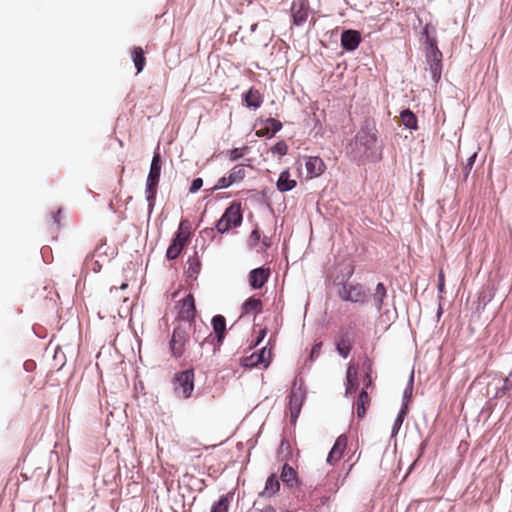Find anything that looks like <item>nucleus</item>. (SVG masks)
<instances>
[{
  "label": "nucleus",
  "mask_w": 512,
  "mask_h": 512,
  "mask_svg": "<svg viewBox=\"0 0 512 512\" xmlns=\"http://www.w3.org/2000/svg\"><path fill=\"white\" fill-rule=\"evenodd\" d=\"M347 441L348 439L345 434L338 436L337 439L335 440L334 445L330 451L333 454H336V458H342L343 452L347 447Z\"/></svg>",
  "instance_id": "27"
},
{
  "label": "nucleus",
  "mask_w": 512,
  "mask_h": 512,
  "mask_svg": "<svg viewBox=\"0 0 512 512\" xmlns=\"http://www.w3.org/2000/svg\"><path fill=\"white\" fill-rule=\"evenodd\" d=\"M256 28H257V24L251 25V28H250L251 32H255Z\"/></svg>",
  "instance_id": "64"
},
{
  "label": "nucleus",
  "mask_w": 512,
  "mask_h": 512,
  "mask_svg": "<svg viewBox=\"0 0 512 512\" xmlns=\"http://www.w3.org/2000/svg\"><path fill=\"white\" fill-rule=\"evenodd\" d=\"M349 302L364 305L368 302L369 295L364 286L360 283H353Z\"/></svg>",
  "instance_id": "16"
},
{
  "label": "nucleus",
  "mask_w": 512,
  "mask_h": 512,
  "mask_svg": "<svg viewBox=\"0 0 512 512\" xmlns=\"http://www.w3.org/2000/svg\"><path fill=\"white\" fill-rule=\"evenodd\" d=\"M355 331L353 327L340 328L335 340L336 351L344 359L348 358L355 342Z\"/></svg>",
  "instance_id": "6"
},
{
  "label": "nucleus",
  "mask_w": 512,
  "mask_h": 512,
  "mask_svg": "<svg viewBox=\"0 0 512 512\" xmlns=\"http://www.w3.org/2000/svg\"><path fill=\"white\" fill-rule=\"evenodd\" d=\"M361 33L358 30H343L340 37L341 47L348 52L356 50L361 43Z\"/></svg>",
  "instance_id": "12"
},
{
  "label": "nucleus",
  "mask_w": 512,
  "mask_h": 512,
  "mask_svg": "<svg viewBox=\"0 0 512 512\" xmlns=\"http://www.w3.org/2000/svg\"><path fill=\"white\" fill-rule=\"evenodd\" d=\"M270 151L273 154H277L279 156H284L288 152V145L286 144L285 141L282 140V141L277 142L274 146H272L270 148Z\"/></svg>",
  "instance_id": "39"
},
{
  "label": "nucleus",
  "mask_w": 512,
  "mask_h": 512,
  "mask_svg": "<svg viewBox=\"0 0 512 512\" xmlns=\"http://www.w3.org/2000/svg\"><path fill=\"white\" fill-rule=\"evenodd\" d=\"M105 246V243H102L100 245H98L96 248H95V251L94 253H97V254H105L106 252L104 251V247Z\"/></svg>",
  "instance_id": "56"
},
{
  "label": "nucleus",
  "mask_w": 512,
  "mask_h": 512,
  "mask_svg": "<svg viewBox=\"0 0 512 512\" xmlns=\"http://www.w3.org/2000/svg\"><path fill=\"white\" fill-rule=\"evenodd\" d=\"M363 367L365 369V386L369 387L372 384V379H371L372 364H371L370 360H368V359L365 360L363 363Z\"/></svg>",
  "instance_id": "43"
},
{
  "label": "nucleus",
  "mask_w": 512,
  "mask_h": 512,
  "mask_svg": "<svg viewBox=\"0 0 512 512\" xmlns=\"http://www.w3.org/2000/svg\"><path fill=\"white\" fill-rule=\"evenodd\" d=\"M245 176L246 171L244 165H235L228 175L229 180H231L233 184L241 182Z\"/></svg>",
  "instance_id": "30"
},
{
  "label": "nucleus",
  "mask_w": 512,
  "mask_h": 512,
  "mask_svg": "<svg viewBox=\"0 0 512 512\" xmlns=\"http://www.w3.org/2000/svg\"><path fill=\"white\" fill-rule=\"evenodd\" d=\"M306 396V390L302 379H295L289 394L290 418L295 422L301 412Z\"/></svg>",
  "instance_id": "5"
},
{
  "label": "nucleus",
  "mask_w": 512,
  "mask_h": 512,
  "mask_svg": "<svg viewBox=\"0 0 512 512\" xmlns=\"http://www.w3.org/2000/svg\"><path fill=\"white\" fill-rule=\"evenodd\" d=\"M214 333L226 332V319L223 315H215L211 320Z\"/></svg>",
  "instance_id": "33"
},
{
  "label": "nucleus",
  "mask_w": 512,
  "mask_h": 512,
  "mask_svg": "<svg viewBox=\"0 0 512 512\" xmlns=\"http://www.w3.org/2000/svg\"><path fill=\"white\" fill-rule=\"evenodd\" d=\"M427 61L430 64V71L433 80L436 82L441 78L442 71V52L438 48V44L429 48H426Z\"/></svg>",
  "instance_id": "8"
},
{
  "label": "nucleus",
  "mask_w": 512,
  "mask_h": 512,
  "mask_svg": "<svg viewBox=\"0 0 512 512\" xmlns=\"http://www.w3.org/2000/svg\"><path fill=\"white\" fill-rule=\"evenodd\" d=\"M341 458H336V454H333L331 451L329 452L327 456V463L330 465H334L337 461H339Z\"/></svg>",
  "instance_id": "54"
},
{
  "label": "nucleus",
  "mask_w": 512,
  "mask_h": 512,
  "mask_svg": "<svg viewBox=\"0 0 512 512\" xmlns=\"http://www.w3.org/2000/svg\"><path fill=\"white\" fill-rule=\"evenodd\" d=\"M387 297V289L382 282L376 285L375 292L373 294L374 306L377 312H381L384 306V300Z\"/></svg>",
  "instance_id": "23"
},
{
  "label": "nucleus",
  "mask_w": 512,
  "mask_h": 512,
  "mask_svg": "<svg viewBox=\"0 0 512 512\" xmlns=\"http://www.w3.org/2000/svg\"><path fill=\"white\" fill-rule=\"evenodd\" d=\"M61 212L62 210L61 209H58L56 211V213H53L52 214V220H53V223L56 224V225H59L60 224V215H61Z\"/></svg>",
  "instance_id": "55"
},
{
  "label": "nucleus",
  "mask_w": 512,
  "mask_h": 512,
  "mask_svg": "<svg viewBox=\"0 0 512 512\" xmlns=\"http://www.w3.org/2000/svg\"><path fill=\"white\" fill-rule=\"evenodd\" d=\"M262 512H276L275 508L271 505L266 506Z\"/></svg>",
  "instance_id": "58"
},
{
  "label": "nucleus",
  "mask_w": 512,
  "mask_h": 512,
  "mask_svg": "<svg viewBox=\"0 0 512 512\" xmlns=\"http://www.w3.org/2000/svg\"><path fill=\"white\" fill-rule=\"evenodd\" d=\"M413 386H414V371L410 373L407 385L403 391V397H402V404L406 405L408 408L409 400L412 397L413 394Z\"/></svg>",
  "instance_id": "31"
},
{
  "label": "nucleus",
  "mask_w": 512,
  "mask_h": 512,
  "mask_svg": "<svg viewBox=\"0 0 512 512\" xmlns=\"http://www.w3.org/2000/svg\"><path fill=\"white\" fill-rule=\"evenodd\" d=\"M351 147V158L355 161L374 159L381 152V145L378 141V130L374 118L366 117L358 132L354 136Z\"/></svg>",
  "instance_id": "1"
},
{
  "label": "nucleus",
  "mask_w": 512,
  "mask_h": 512,
  "mask_svg": "<svg viewBox=\"0 0 512 512\" xmlns=\"http://www.w3.org/2000/svg\"><path fill=\"white\" fill-rule=\"evenodd\" d=\"M322 342L319 341V342H316L312 349H311V352H310V360L313 361L316 357H318V355L320 354V351H321V348H322Z\"/></svg>",
  "instance_id": "49"
},
{
  "label": "nucleus",
  "mask_w": 512,
  "mask_h": 512,
  "mask_svg": "<svg viewBox=\"0 0 512 512\" xmlns=\"http://www.w3.org/2000/svg\"><path fill=\"white\" fill-rule=\"evenodd\" d=\"M193 327V339L195 342L199 343L201 347L208 342L209 338H212V333L209 332V327L204 324H197L196 321L192 323Z\"/></svg>",
  "instance_id": "14"
},
{
  "label": "nucleus",
  "mask_w": 512,
  "mask_h": 512,
  "mask_svg": "<svg viewBox=\"0 0 512 512\" xmlns=\"http://www.w3.org/2000/svg\"><path fill=\"white\" fill-rule=\"evenodd\" d=\"M244 102L247 107L252 109H257L261 106L263 102L262 95L260 92L256 89L250 88L245 94H244Z\"/></svg>",
  "instance_id": "21"
},
{
  "label": "nucleus",
  "mask_w": 512,
  "mask_h": 512,
  "mask_svg": "<svg viewBox=\"0 0 512 512\" xmlns=\"http://www.w3.org/2000/svg\"><path fill=\"white\" fill-rule=\"evenodd\" d=\"M161 166H162L161 155L159 152V148H157L156 151H154V154H153V157L151 160L150 170H149L147 180H146V189L149 190V192H152V190L158 189V184H159L160 175H161Z\"/></svg>",
  "instance_id": "7"
},
{
  "label": "nucleus",
  "mask_w": 512,
  "mask_h": 512,
  "mask_svg": "<svg viewBox=\"0 0 512 512\" xmlns=\"http://www.w3.org/2000/svg\"><path fill=\"white\" fill-rule=\"evenodd\" d=\"M231 185H233V183L231 182V180H229V177L223 176L218 179L217 183L215 184L214 187H212L210 189V191L214 192L217 190L226 189V188L230 187Z\"/></svg>",
  "instance_id": "40"
},
{
  "label": "nucleus",
  "mask_w": 512,
  "mask_h": 512,
  "mask_svg": "<svg viewBox=\"0 0 512 512\" xmlns=\"http://www.w3.org/2000/svg\"><path fill=\"white\" fill-rule=\"evenodd\" d=\"M357 402L358 403L362 402V404H366L367 402H369V396L365 389H362L360 391Z\"/></svg>",
  "instance_id": "52"
},
{
  "label": "nucleus",
  "mask_w": 512,
  "mask_h": 512,
  "mask_svg": "<svg viewBox=\"0 0 512 512\" xmlns=\"http://www.w3.org/2000/svg\"><path fill=\"white\" fill-rule=\"evenodd\" d=\"M248 150L247 146H244L242 148H233L229 152V158L231 161H237L238 159L242 158L244 155V152Z\"/></svg>",
  "instance_id": "42"
},
{
  "label": "nucleus",
  "mask_w": 512,
  "mask_h": 512,
  "mask_svg": "<svg viewBox=\"0 0 512 512\" xmlns=\"http://www.w3.org/2000/svg\"><path fill=\"white\" fill-rule=\"evenodd\" d=\"M271 130V135H275L282 129V123L275 118H267L261 122Z\"/></svg>",
  "instance_id": "37"
},
{
  "label": "nucleus",
  "mask_w": 512,
  "mask_h": 512,
  "mask_svg": "<svg viewBox=\"0 0 512 512\" xmlns=\"http://www.w3.org/2000/svg\"><path fill=\"white\" fill-rule=\"evenodd\" d=\"M256 135L259 137H267L272 138L274 135H271V130L268 129L266 125H263L260 129L256 130Z\"/></svg>",
  "instance_id": "51"
},
{
  "label": "nucleus",
  "mask_w": 512,
  "mask_h": 512,
  "mask_svg": "<svg viewBox=\"0 0 512 512\" xmlns=\"http://www.w3.org/2000/svg\"><path fill=\"white\" fill-rule=\"evenodd\" d=\"M202 186H203V179L200 177H197V178L193 179L191 186L189 188V192L191 194H194L197 191H199Z\"/></svg>",
  "instance_id": "46"
},
{
  "label": "nucleus",
  "mask_w": 512,
  "mask_h": 512,
  "mask_svg": "<svg viewBox=\"0 0 512 512\" xmlns=\"http://www.w3.org/2000/svg\"><path fill=\"white\" fill-rule=\"evenodd\" d=\"M353 274V268H350L349 271H347V279L350 278Z\"/></svg>",
  "instance_id": "62"
},
{
  "label": "nucleus",
  "mask_w": 512,
  "mask_h": 512,
  "mask_svg": "<svg viewBox=\"0 0 512 512\" xmlns=\"http://www.w3.org/2000/svg\"><path fill=\"white\" fill-rule=\"evenodd\" d=\"M436 33V28L431 23H427L424 26L421 40L425 48H429L438 44Z\"/></svg>",
  "instance_id": "18"
},
{
  "label": "nucleus",
  "mask_w": 512,
  "mask_h": 512,
  "mask_svg": "<svg viewBox=\"0 0 512 512\" xmlns=\"http://www.w3.org/2000/svg\"><path fill=\"white\" fill-rule=\"evenodd\" d=\"M195 315V300L192 294H188L181 301L178 318L188 322V325L192 326V323L195 321Z\"/></svg>",
  "instance_id": "10"
},
{
  "label": "nucleus",
  "mask_w": 512,
  "mask_h": 512,
  "mask_svg": "<svg viewBox=\"0 0 512 512\" xmlns=\"http://www.w3.org/2000/svg\"><path fill=\"white\" fill-rule=\"evenodd\" d=\"M243 214L241 202L233 201L224 211L221 218L216 223V229L224 234L231 228H237L242 224Z\"/></svg>",
  "instance_id": "3"
},
{
  "label": "nucleus",
  "mask_w": 512,
  "mask_h": 512,
  "mask_svg": "<svg viewBox=\"0 0 512 512\" xmlns=\"http://www.w3.org/2000/svg\"><path fill=\"white\" fill-rule=\"evenodd\" d=\"M262 308V301L255 296L249 297L241 306L242 315L249 314L252 311L260 312Z\"/></svg>",
  "instance_id": "25"
},
{
  "label": "nucleus",
  "mask_w": 512,
  "mask_h": 512,
  "mask_svg": "<svg viewBox=\"0 0 512 512\" xmlns=\"http://www.w3.org/2000/svg\"><path fill=\"white\" fill-rule=\"evenodd\" d=\"M188 269L186 271L187 277L189 278H195L201 269V262L199 258L197 257V252H195L194 256H191L188 258L187 261Z\"/></svg>",
  "instance_id": "26"
},
{
  "label": "nucleus",
  "mask_w": 512,
  "mask_h": 512,
  "mask_svg": "<svg viewBox=\"0 0 512 512\" xmlns=\"http://www.w3.org/2000/svg\"><path fill=\"white\" fill-rule=\"evenodd\" d=\"M353 283L343 282L338 290V297L345 302L351 300L350 294L352 292Z\"/></svg>",
  "instance_id": "34"
},
{
  "label": "nucleus",
  "mask_w": 512,
  "mask_h": 512,
  "mask_svg": "<svg viewBox=\"0 0 512 512\" xmlns=\"http://www.w3.org/2000/svg\"><path fill=\"white\" fill-rule=\"evenodd\" d=\"M442 313H443V309H442L441 304H439L438 311H437V317H438V318H440V316L442 315Z\"/></svg>",
  "instance_id": "61"
},
{
  "label": "nucleus",
  "mask_w": 512,
  "mask_h": 512,
  "mask_svg": "<svg viewBox=\"0 0 512 512\" xmlns=\"http://www.w3.org/2000/svg\"><path fill=\"white\" fill-rule=\"evenodd\" d=\"M184 246L171 241L166 251V258L168 260H175L181 253Z\"/></svg>",
  "instance_id": "36"
},
{
  "label": "nucleus",
  "mask_w": 512,
  "mask_h": 512,
  "mask_svg": "<svg viewBox=\"0 0 512 512\" xmlns=\"http://www.w3.org/2000/svg\"><path fill=\"white\" fill-rule=\"evenodd\" d=\"M265 334H266V330L260 331V337L258 338L257 344L261 341V339L265 336Z\"/></svg>",
  "instance_id": "60"
},
{
  "label": "nucleus",
  "mask_w": 512,
  "mask_h": 512,
  "mask_svg": "<svg viewBox=\"0 0 512 512\" xmlns=\"http://www.w3.org/2000/svg\"><path fill=\"white\" fill-rule=\"evenodd\" d=\"M307 174L310 176H319L325 170V164L319 157H309L306 161Z\"/></svg>",
  "instance_id": "19"
},
{
  "label": "nucleus",
  "mask_w": 512,
  "mask_h": 512,
  "mask_svg": "<svg viewBox=\"0 0 512 512\" xmlns=\"http://www.w3.org/2000/svg\"><path fill=\"white\" fill-rule=\"evenodd\" d=\"M309 11L310 8L307 0H293L291 4L293 23L296 26L303 25L308 18Z\"/></svg>",
  "instance_id": "11"
},
{
  "label": "nucleus",
  "mask_w": 512,
  "mask_h": 512,
  "mask_svg": "<svg viewBox=\"0 0 512 512\" xmlns=\"http://www.w3.org/2000/svg\"><path fill=\"white\" fill-rule=\"evenodd\" d=\"M225 335H226V332H220V333H215L214 338L212 337L211 343H213L214 339L216 340V343L213 344L214 345V353H216L220 349V347L223 344V341L225 339Z\"/></svg>",
  "instance_id": "44"
},
{
  "label": "nucleus",
  "mask_w": 512,
  "mask_h": 512,
  "mask_svg": "<svg viewBox=\"0 0 512 512\" xmlns=\"http://www.w3.org/2000/svg\"><path fill=\"white\" fill-rule=\"evenodd\" d=\"M478 156L477 152H474L466 161L464 167H463V181H467L469 174L471 173V170L475 164L476 158Z\"/></svg>",
  "instance_id": "38"
},
{
  "label": "nucleus",
  "mask_w": 512,
  "mask_h": 512,
  "mask_svg": "<svg viewBox=\"0 0 512 512\" xmlns=\"http://www.w3.org/2000/svg\"><path fill=\"white\" fill-rule=\"evenodd\" d=\"M280 478L290 488L297 486L299 483L296 470L287 463L282 466Z\"/></svg>",
  "instance_id": "15"
},
{
  "label": "nucleus",
  "mask_w": 512,
  "mask_h": 512,
  "mask_svg": "<svg viewBox=\"0 0 512 512\" xmlns=\"http://www.w3.org/2000/svg\"><path fill=\"white\" fill-rule=\"evenodd\" d=\"M177 232H181L182 235L185 234V236L187 238L190 237L191 232H190V225H189L188 220H182L180 222Z\"/></svg>",
  "instance_id": "45"
},
{
  "label": "nucleus",
  "mask_w": 512,
  "mask_h": 512,
  "mask_svg": "<svg viewBox=\"0 0 512 512\" xmlns=\"http://www.w3.org/2000/svg\"><path fill=\"white\" fill-rule=\"evenodd\" d=\"M260 240V232L258 230H253L249 236V245L250 247H255Z\"/></svg>",
  "instance_id": "48"
},
{
  "label": "nucleus",
  "mask_w": 512,
  "mask_h": 512,
  "mask_svg": "<svg viewBox=\"0 0 512 512\" xmlns=\"http://www.w3.org/2000/svg\"><path fill=\"white\" fill-rule=\"evenodd\" d=\"M229 510V499L227 495H222L217 501H215L210 512H228Z\"/></svg>",
  "instance_id": "32"
},
{
  "label": "nucleus",
  "mask_w": 512,
  "mask_h": 512,
  "mask_svg": "<svg viewBox=\"0 0 512 512\" xmlns=\"http://www.w3.org/2000/svg\"><path fill=\"white\" fill-rule=\"evenodd\" d=\"M188 239H189V238H187V237L185 236V234H183V235H182V233H181V232H177V231H176V233L174 234V236H173V238H172V240H171V241H173V242H175V243H177V244H180V245H182V246H184V247H185V245H186V244H187V242H188Z\"/></svg>",
  "instance_id": "47"
},
{
  "label": "nucleus",
  "mask_w": 512,
  "mask_h": 512,
  "mask_svg": "<svg viewBox=\"0 0 512 512\" xmlns=\"http://www.w3.org/2000/svg\"><path fill=\"white\" fill-rule=\"evenodd\" d=\"M400 118L402 120L403 125L407 129L417 130L418 119L417 116L410 109H404L403 111H401Z\"/></svg>",
  "instance_id": "24"
},
{
  "label": "nucleus",
  "mask_w": 512,
  "mask_h": 512,
  "mask_svg": "<svg viewBox=\"0 0 512 512\" xmlns=\"http://www.w3.org/2000/svg\"><path fill=\"white\" fill-rule=\"evenodd\" d=\"M145 194H146V201L148 203V211H149V214H151L153 211L154 205H155L157 190H152V192H149V190L145 189Z\"/></svg>",
  "instance_id": "41"
},
{
  "label": "nucleus",
  "mask_w": 512,
  "mask_h": 512,
  "mask_svg": "<svg viewBox=\"0 0 512 512\" xmlns=\"http://www.w3.org/2000/svg\"><path fill=\"white\" fill-rule=\"evenodd\" d=\"M284 445H287V447H289V443L285 439L281 441V447H283Z\"/></svg>",
  "instance_id": "63"
},
{
  "label": "nucleus",
  "mask_w": 512,
  "mask_h": 512,
  "mask_svg": "<svg viewBox=\"0 0 512 512\" xmlns=\"http://www.w3.org/2000/svg\"><path fill=\"white\" fill-rule=\"evenodd\" d=\"M407 413H408V409H407L406 405H401V408H400V410L396 416V419L394 420V424L392 426V430H391L392 436H395L399 432Z\"/></svg>",
  "instance_id": "29"
},
{
  "label": "nucleus",
  "mask_w": 512,
  "mask_h": 512,
  "mask_svg": "<svg viewBox=\"0 0 512 512\" xmlns=\"http://www.w3.org/2000/svg\"><path fill=\"white\" fill-rule=\"evenodd\" d=\"M437 290L439 293H443L445 291V277L442 270L438 274Z\"/></svg>",
  "instance_id": "50"
},
{
  "label": "nucleus",
  "mask_w": 512,
  "mask_h": 512,
  "mask_svg": "<svg viewBox=\"0 0 512 512\" xmlns=\"http://www.w3.org/2000/svg\"><path fill=\"white\" fill-rule=\"evenodd\" d=\"M133 62L137 73H140L144 69L146 63L144 51L141 47H135L133 49Z\"/></svg>",
  "instance_id": "28"
},
{
  "label": "nucleus",
  "mask_w": 512,
  "mask_h": 512,
  "mask_svg": "<svg viewBox=\"0 0 512 512\" xmlns=\"http://www.w3.org/2000/svg\"><path fill=\"white\" fill-rule=\"evenodd\" d=\"M346 380H347V382H346L345 394H346V396H348L352 393H355L359 386L357 372L354 369V367H352L351 365L347 369Z\"/></svg>",
  "instance_id": "22"
},
{
  "label": "nucleus",
  "mask_w": 512,
  "mask_h": 512,
  "mask_svg": "<svg viewBox=\"0 0 512 512\" xmlns=\"http://www.w3.org/2000/svg\"><path fill=\"white\" fill-rule=\"evenodd\" d=\"M280 489V482L275 474L268 476L265 487L262 492L259 493L260 497H272Z\"/></svg>",
  "instance_id": "20"
},
{
  "label": "nucleus",
  "mask_w": 512,
  "mask_h": 512,
  "mask_svg": "<svg viewBox=\"0 0 512 512\" xmlns=\"http://www.w3.org/2000/svg\"><path fill=\"white\" fill-rule=\"evenodd\" d=\"M356 413H357V417L358 418H363L365 413H366V409H365V404H362L361 403H356Z\"/></svg>",
  "instance_id": "53"
},
{
  "label": "nucleus",
  "mask_w": 512,
  "mask_h": 512,
  "mask_svg": "<svg viewBox=\"0 0 512 512\" xmlns=\"http://www.w3.org/2000/svg\"><path fill=\"white\" fill-rule=\"evenodd\" d=\"M296 184V181L291 179L290 172L288 170H284L278 177L276 187L279 192L284 193L291 191L293 188H295Z\"/></svg>",
  "instance_id": "17"
},
{
  "label": "nucleus",
  "mask_w": 512,
  "mask_h": 512,
  "mask_svg": "<svg viewBox=\"0 0 512 512\" xmlns=\"http://www.w3.org/2000/svg\"><path fill=\"white\" fill-rule=\"evenodd\" d=\"M192 326L178 325L173 329L171 339L169 341V348L171 355L175 359L181 358L185 353L186 344L190 339V329Z\"/></svg>",
  "instance_id": "4"
},
{
  "label": "nucleus",
  "mask_w": 512,
  "mask_h": 512,
  "mask_svg": "<svg viewBox=\"0 0 512 512\" xmlns=\"http://www.w3.org/2000/svg\"><path fill=\"white\" fill-rule=\"evenodd\" d=\"M270 355V351H267V349L263 347L259 351L252 353L250 356L243 357L241 359V365L246 368H255L263 365L264 368H267L270 363Z\"/></svg>",
  "instance_id": "9"
},
{
  "label": "nucleus",
  "mask_w": 512,
  "mask_h": 512,
  "mask_svg": "<svg viewBox=\"0 0 512 512\" xmlns=\"http://www.w3.org/2000/svg\"><path fill=\"white\" fill-rule=\"evenodd\" d=\"M105 246V243H102L100 245H98L96 248H95V251L94 253H97V254H105L106 252L104 251V247Z\"/></svg>",
  "instance_id": "57"
},
{
  "label": "nucleus",
  "mask_w": 512,
  "mask_h": 512,
  "mask_svg": "<svg viewBox=\"0 0 512 512\" xmlns=\"http://www.w3.org/2000/svg\"><path fill=\"white\" fill-rule=\"evenodd\" d=\"M33 365H34L33 361H27V362H25L24 367L28 371L31 368V366H33Z\"/></svg>",
  "instance_id": "59"
},
{
  "label": "nucleus",
  "mask_w": 512,
  "mask_h": 512,
  "mask_svg": "<svg viewBox=\"0 0 512 512\" xmlns=\"http://www.w3.org/2000/svg\"><path fill=\"white\" fill-rule=\"evenodd\" d=\"M270 276V269L265 267H258L252 269L248 275L249 285L252 289H260L268 281Z\"/></svg>",
  "instance_id": "13"
},
{
  "label": "nucleus",
  "mask_w": 512,
  "mask_h": 512,
  "mask_svg": "<svg viewBox=\"0 0 512 512\" xmlns=\"http://www.w3.org/2000/svg\"><path fill=\"white\" fill-rule=\"evenodd\" d=\"M504 395L512 396V383L506 378L503 379L502 387L496 390L493 398H502Z\"/></svg>",
  "instance_id": "35"
},
{
  "label": "nucleus",
  "mask_w": 512,
  "mask_h": 512,
  "mask_svg": "<svg viewBox=\"0 0 512 512\" xmlns=\"http://www.w3.org/2000/svg\"><path fill=\"white\" fill-rule=\"evenodd\" d=\"M194 380L193 368L175 373L171 381L175 396L180 399L191 398L194 391Z\"/></svg>",
  "instance_id": "2"
}]
</instances>
